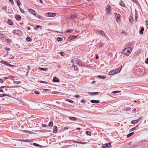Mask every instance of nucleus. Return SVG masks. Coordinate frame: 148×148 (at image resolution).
I'll return each mask as SVG.
<instances>
[{
	"label": "nucleus",
	"mask_w": 148,
	"mask_h": 148,
	"mask_svg": "<svg viewBox=\"0 0 148 148\" xmlns=\"http://www.w3.org/2000/svg\"><path fill=\"white\" fill-rule=\"evenodd\" d=\"M4 97L3 94H1L0 95V97Z\"/></svg>",
	"instance_id": "nucleus-58"
},
{
	"label": "nucleus",
	"mask_w": 148,
	"mask_h": 148,
	"mask_svg": "<svg viewBox=\"0 0 148 148\" xmlns=\"http://www.w3.org/2000/svg\"><path fill=\"white\" fill-rule=\"evenodd\" d=\"M59 79L56 78V77H54L53 78V81L54 82H58Z\"/></svg>",
	"instance_id": "nucleus-12"
},
{
	"label": "nucleus",
	"mask_w": 148,
	"mask_h": 148,
	"mask_svg": "<svg viewBox=\"0 0 148 148\" xmlns=\"http://www.w3.org/2000/svg\"><path fill=\"white\" fill-rule=\"evenodd\" d=\"M7 42L8 43H10V40L9 39H7Z\"/></svg>",
	"instance_id": "nucleus-57"
},
{
	"label": "nucleus",
	"mask_w": 148,
	"mask_h": 148,
	"mask_svg": "<svg viewBox=\"0 0 148 148\" xmlns=\"http://www.w3.org/2000/svg\"><path fill=\"white\" fill-rule=\"evenodd\" d=\"M138 120H133L131 122V123L132 124H135L138 122Z\"/></svg>",
	"instance_id": "nucleus-18"
},
{
	"label": "nucleus",
	"mask_w": 148,
	"mask_h": 148,
	"mask_svg": "<svg viewBox=\"0 0 148 148\" xmlns=\"http://www.w3.org/2000/svg\"><path fill=\"white\" fill-rule=\"evenodd\" d=\"M5 50L7 51H9L10 50V49L9 48L6 47L5 48Z\"/></svg>",
	"instance_id": "nucleus-55"
},
{
	"label": "nucleus",
	"mask_w": 148,
	"mask_h": 148,
	"mask_svg": "<svg viewBox=\"0 0 148 148\" xmlns=\"http://www.w3.org/2000/svg\"><path fill=\"white\" fill-rule=\"evenodd\" d=\"M145 62L146 64H148V58H147V60L145 61Z\"/></svg>",
	"instance_id": "nucleus-53"
},
{
	"label": "nucleus",
	"mask_w": 148,
	"mask_h": 148,
	"mask_svg": "<svg viewBox=\"0 0 148 148\" xmlns=\"http://www.w3.org/2000/svg\"><path fill=\"white\" fill-rule=\"evenodd\" d=\"M40 93V92L37 91H35L34 92V93L36 95H38Z\"/></svg>",
	"instance_id": "nucleus-43"
},
{
	"label": "nucleus",
	"mask_w": 148,
	"mask_h": 148,
	"mask_svg": "<svg viewBox=\"0 0 148 148\" xmlns=\"http://www.w3.org/2000/svg\"><path fill=\"white\" fill-rule=\"evenodd\" d=\"M20 11L22 13H25V11H24L21 8H20Z\"/></svg>",
	"instance_id": "nucleus-40"
},
{
	"label": "nucleus",
	"mask_w": 148,
	"mask_h": 148,
	"mask_svg": "<svg viewBox=\"0 0 148 148\" xmlns=\"http://www.w3.org/2000/svg\"><path fill=\"white\" fill-rule=\"evenodd\" d=\"M88 93L89 94H90V95H97L99 93L98 92H88Z\"/></svg>",
	"instance_id": "nucleus-15"
},
{
	"label": "nucleus",
	"mask_w": 148,
	"mask_h": 148,
	"mask_svg": "<svg viewBox=\"0 0 148 148\" xmlns=\"http://www.w3.org/2000/svg\"><path fill=\"white\" fill-rule=\"evenodd\" d=\"M69 119L72 121H75L76 120V118L75 117H70Z\"/></svg>",
	"instance_id": "nucleus-16"
},
{
	"label": "nucleus",
	"mask_w": 148,
	"mask_h": 148,
	"mask_svg": "<svg viewBox=\"0 0 148 148\" xmlns=\"http://www.w3.org/2000/svg\"><path fill=\"white\" fill-rule=\"evenodd\" d=\"M141 119H142V117H140L138 119H137V120H138V122L140 121V120Z\"/></svg>",
	"instance_id": "nucleus-64"
},
{
	"label": "nucleus",
	"mask_w": 148,
	"mask_h": 148,
	"mask_svg": "<svg viewBox=\"0 0 148 148\" xmlns=\"http://www.w3.org/2000/svg\"><path fill=\"white\" fill-rule=\"evenodd\" d=\"M69 128V127L66 126V127H65L64 128V129L65 130H66L68 129Z\"/></svg>",
	"instance_id": "nucleus-51"
},
{
	"label": "nucleus",
	"mask_w": 148,
	"mask_h": 148,
	"mask_svg": "<svg viewBox=\"0 0 148 148\" xmlns=\"http://www.w3.org/2000/svg\"><path fill=\"white\" fill-rule=\"evenodd\" d=\"M98 34H101L102 36H104L107 39L108 38V37L106 36V34L105 32L102 30H101L99 31H98Z\"/></svg>",
	"instance_id": "nucleus-5"
},
{
	"label": "nucleus",
	"mask_w": 148,
	"mask_h": 148,
	"mask_svg": "<svg viewBox=\"0 0 148 148\" xmlns=\"http://www.w3.org/2000/svg\"><path fill=\"white\" fill-rule=\"evenodd\" d=\"M77 36H78L77 35L69 36L68 38V40H70L72 39H75L77 37Z\"/></svg>",
	"instance_id": "nucleus-8"
},
{
	"label": "nucleus",
	"mask_w": 148,
	"mask_h": 148,
	"mask_svg": "<svg viewBox=\"0 0 148 148\" xmlns=\"http://www.w3.org/2000/svg\"><path fill=\"white\" fill-rule=\"evenodd\" d=\"M0 92H4V91L1 88H0Z\"/></svg>",
	"instance_id": "nucleus-59"
},
{
	"label": "nucleus",
	"mask_w": 148,
	"mask_h": 148,
	"mask_svg": "<svg viewBox=\"0 0 148 148\" xmlns=\"http://www.w3.org/2000/svg\"><path fill=\"white\" fill-rule=\"evenodd\" d=\"M73 31V30H72V29H67L66 31V32L67 33H70V32H71L72 31Z\"/></svg>",
	"instance_id": "nucleus-32"
},
{
	"label": "nucleus",
	"mask_w": 148,
	"mask_h": 148,
	"mask_svg": "<svg viewBox=\"0 0 148 148\" xmlns=\"http://www.w3.org/2000/svg\"><path fill=\"white\" fill-rule=\"evenodd\" d=\"M119 5H120L121 6H122L123 7H125V4H124V3L122 1H121L119 3Z\"/></svg>",
	"instance_id": "nucleus-20"
},
{
	"label": "nucleus",
	"mask_w": 148,
	"mask_h": 148,
	"mask_svg": "<svg viewBox=\"0 0 148 148\" xmlns=\"http://www.w3.org/2000/svg\"><path fill=\"white\" fill-rule=\"evenodd\" d=\"M144 30V28L143 27H142L140 30V34H143V31Z\"/></svg>",
	"instance_id": "nucleus-24"
},
{
	"label": "nucleus",
	"mask_w": 148,
	"mask_h": 148,
	"mask_svg": "<svg viewBox=\"0 0 148 148\" xmlns=\"http://www.w3.org/2000/svg\"><path fill=\"white\" fill-rule=\"evenodd\" d=\"M133 17L131 16H130L129 18V20L130 22L131 23H132V21H133V20H132Z\"/></svg>",
	"instance_id": "nucleus-28"
},
{
	"label": "nucleus",
	"mask_w": 148,
	"mask_h": 148,
	"mask_svg": "<svg viewBox=\"0 0 148 148\" xmlns=\"http://www.w3.org/2000/svg\"><path fill=\"white\" fill-rule=\"evenodd\" d=\"M42 125L44 127H45L47 126V125L46 124H43V123L42 124Z\"/></svg>",
	"instance_id": "nucleus-47"
},
{
	"label": "nucleus",
	"mask_w": 148,
	"mask_h": 148,
	"mask_svg": "<svg viewBox=\"0 0 148 148\" xmlns=\"http://www.w3.org/2000/svg\"><path fill=\"white\" fill-rule=\"evenodd\" d=\"M13 33L16 34L20 35L21 34V32L19 30L16 29L13 30Z\"/></svg>",
	"instance_id": "nucleus-6"
},
{
	"label": "nucleus",
	"mask_w": 148,
	"mask_h": 148,
	"mask_svg": "<svg viewBox=\"0 0 148 148\" xmlns=\"http://www.w3.org/2000/svg\"><path fill=\"white\" fill-rule=\"evenodd\" d=\"M62 40V38L58 37L57 38V40L58 41H61Z\"/></svg>",
	"instance_id": "nucleus-33"
},
{
	"label": "nucleus",
	"mask_w": 148,
	"mask_h": 148,
	"mask_svg": "<svg viewBox=\"0 0 148 148\" xmlns=\"http://www.w3.org/2000/svg\"><path fill=\"white\" fill-rule=\"evenodd\" d=\"M8 23L9 24V25H12L13 24V23L11 21L10 19H8Z\"/></svg>",
	"instance_id": "nucleus-23"
},
{
	"label": "nucleus",
	"mask_w": 148,
	"mask_h": 148,
	"mask_svg": "<svg viewBox=\"0 0 148 148\" xmlns=\"http://www.w3.org/2000/svg\"><path fill=\"white\" fill-rule=\"evenodd\" d=\"M81 102L82 103H84L86 102V101L84 100H82Z\"/></svg>",
	"instance_id": "nucleus-63"
},
{
	"label": "nucleus",
	"mask_w": 148,
	"mask_h": 148,
	"mask_svg": "<svg viewBox=\"0 0 148 148\" xmlns=\"http://www.w3.org/2000/svg\"><path fill=\"white\" fill-rule=\"evenodd\" d=\"M79 144H85V142H84L82 141H80L79 143Z\"/></svg>",
	"instance_id": "nucleus-46"
},
{
	"label": "nucleus",
	"mask_w": 148,
	"mask_h": 148,
	"mask_svg": "<svg viewBox=\"0 0 148 148\" xmlns=\"http://www.w3.org/2000/svg\"><path fill=\"white\" fill-rule=\"evenodd\" d=\"M15 18L17 20L19 21L21 19V16L18 15H16Z\"/></svg>",
	"instance_id": "nucleus-11"
},
{
	"label": "nucleus",
	"mask_w": 148,
	"mask_h": 148,
	"mask_svg": "<svg viewBox=\"0 0 148 148\" xmlns=\"http://www.w3.org/2000/svg\"><path fill=\"white\" fill-rule=\"evenodd\" d=\"M111 8V6L109 5H108L107 7L106 8V10L108 13H109L110 11V9Z\"/></svg>",
	"instance_id": "nucleus-14"
},
{
	"label": "nucleus",
	"mask_w": 148,
	"mask_h": 148,
	"mask_svg": "<svg viewBox=\"0 0 148 148\" xmlns=\"http://www.w3.org/2000/svg\"><path fill=\"white\" fill-rule=\"evenodd\" d=\"M39 69H40V70H42V71H46V70H47V68H40V67H39Z\"/></svg>",
	"instance_id": "nucleus-30"
},
{
	"label": "nucleus",
	"mask_w": 148,
	"mask_h": 148,
	"mask_svg": "<svg viewBox=\"0 0 148 148\" xmlns=\"http://www.w3.org/2000/svg\"><path fill=\"white\" fill-rule=\"evenodd\" d=\"M9 1L12 4L14 3V2L13 0H9Z\"/></svg>",
	"instance_id": "nucleus-54"
},
{
	"label": "nucleus",
	"mask_w": 148,
	"mask_h": 148,
	"mask_svg": "<svg viewBox=\"0 0 148 148\" xmlns=\"http://www.w3.org/2000/svg\"><path fill=\"white\" fill-rule=\"evenodd\" d=\"M86 134L88 135L91 136L90 132L89 131H86Z\"/></svg>",
	"instance_id": "nucleus-31"
},
{
	"label": "nucleus",
	"mask_w": 148,
	"mask_h": 148,
	"mask_svg": "<svg viewBox=\"0 0 148 148\" xmlns=\"http://www.w3.org/2000/svg\"><path fill=\"white\" fill-rule=\"evenodd\" d=\"M146 24L147 28H148V21H146Z\"/></svg>",
	"instance_id": "nucleus-52"
},
{
	"label": "nucleus",
	"mask_w": 148,
	"mask_h": 148,
	"mask_svg": "<svg viewBox=\"0 0 148 148\" xmlns=\"http://www.w3.org/2000/svg\"><path fill=\"white\" fill-rule=\"evenodd\" d=\"M5 87H6L7 88H8V86H2L0 87V88H4Z\"/></svg>",
	"instance_id": "nucleus-48"
},
{
	"label": "nucleus",
	"mask_w": 148,
	"mask_h": 148,
	"mask_svg": "<svg viewBox=\"0 0 148 148\" xmlns=\"http://www.w3.org/2000/svg\"><path fill=\"white\" fill-rule=\"evenodd\" d=\"M29 11L32 14H34V15L36 16V14L34 13L35 12V11L33 9H29Z\"/></svg>",
	"instance_id": "nucleus-9"
},
{
	"label": "nucleus",
	"mask_w": 148,
	"mask_h": 148,
	"mask_svg": "<svg viewBox=\"0 0 148 148\" xmlns=\"http://www.w3.org/2000/svg\"><path fill=\"white\" fill-rule=\"evenodd\" d=\"M122 68V66H121V68L120 67L118 69L115 70H112L110 72H109V73L110 75H113L116 73H118L119 72Z\"/></svg>",
	"instance_id": "nucleus-2"
},
{
	"label": "nucleus",
	"mask_w": 148,
	"mask_h": 148,
	"mask_svg": "<svg viewBox=\"0 0 148 148\" xmlns=\"http://www.w3.org/2000/svg\"><path fill=\"white\" fill-rule=\"evenodd\" d=\"M74 69L75 70L77 71V70H78V68H77V66L76 65H74L73 66Z\"/></svg>",
	"instance_id": "nucleus-34"
},
{
	"label": "nucleus",
	"mask_w": 148,
	"mask_h": 148,
	"mask_svg": "<svg viewBox=\"0 0 148 148\" xmlns=\"http://www.w3.org/2000/svg\"><path fill=\"white\" fill-rule=\"evenodd\" d=\"M91 102L92 103H99L100 101L98 100H92L91 101Z\"/></svg>",
	"instance_id": "nucleus-10"
},
{
	"label": "nucleus",
	"mask_w": 148,
	"mask_h": 148,
	"mask_svg": "<svg viewBox=\"0 0 148 148\" xmlns=\"http://www.w3.org/2000/svg\"><path fill=\"white\" fill-rule=\"evenodd\" d=\"M60 54L61 56H63L64 55V53L63 51L60 52Z\"/></svg>",
	"instance_id": "nucleus-38"
},
{
	"label": "nucleus",
	"mask_w": 148,
	"mask_h": 148,
	"mask_svg": "<svg viewBox=\"0 0 148 148\" xmlns=\"http://www.w3.org/2000/svg\"><path fill=\"white\" fill-rule=\"evenodd\" d=\"M132 1L136 3H138V1L137 0H132Z\"/></svg>",
	"instance_id": "nucleus-39"
},
{
	"label": "nucleus",
	"mask_w": 148,
	"mask_h": 148,
	"mask_svg": "<svg viewBox=\"0 0 148 148\" xmlns=\"http://www.w3.org/2000/svg\"><path fill=\"white\" fill-rule=\"evenodd\" d=\"M5 37V36L2 34H0V38L4 39Z\"/></svg>",
	"instance_id": "nucleus-22"
},
{
	"label": "nucleus",
	"mask_w": 148,
	"mask_h": 148,
	"mask_svg": "<svg viewBox=\"0 0 148 148\" xmlns=\"http://www.w3.org/2000/svg\"><path fill=\"white\" fill-rule=\"evenodd\" d=\"M77 17V15L76 14H72L71 16V18L73 20H74L75 18H76Z\"/></svg>",
	"instance_id": "nucleus-13"
},
{
	"label": "nucleus",
	"mask_w": 148,
	"mask_h": 148,
	"mask_svg": "<svg viewBox=\"0 0 148 148\" xmlns=\"http://www.w3.org/2000/svg\"><path fill=\"white\" fill-rule=\"evenodd\" d=\"M33 145L35 146L36 147H40L41 148L42 147V146L37 143H33Z\"/></svg>",
	"instance_id": "nucleus-27"
},
{
	"label": "nucleus",
	"mask_w": 148,
	"mask_h": 148,
	"mask_svg": "<svg viewBox=\"0 0 148 148\" xmlns=\"http://www.w3.org/2000/svg\"><path fill=\"white\" fill-rule=\"evenodd\" d=\"M134 134V132H131V133H130L128 134L127 135V137L128 138L130 136H132V135Z\"/></svg>",
	"instance_id": "nucleus-26"
},
{
	"label": "nucleus",
	"mask_w": 148,
	"mask_h": 148,
	"mask_svg": "<svg viewBox=\"0 0 148 148\" xmlns=\"http://www.w3.org/2000/svg\"><path fill=\"white\" fill-rule=\"evenodd\" d=\"M16 1L17 3V4L18 6H19L20 5V4L19 3L20 2L19 0H16Z\"/></svg>",
	"instance_id": "nucleus-37"
},
{
	"label": "nucleus",
	"mask_w": 148,
	"mask_h": 148,
	"mask_svg": "<svg viewBox=\"0 0 148 148\" xmlns=\"http://www.w3.org/2000/svg\"><path fill=\"white\" fill-rule=\"evenodd\" d=\"M111 143H110L108 144H105L103 146V148H110L111 147Z\"/></svg>",
	"instance_id": "nucleus-7"
},
{
	"label": "nucleus",
	"mask_w": 148,
	"mask_h": 148,
	"mask_svg": "<svg viewBox=\"0 0 148 148\" xmlns=\"http://www.w3.org/2000/svg\"><path fill=\"white\" fill-rule=\"evenodd\" d=\"M131 47V46L130 44L125 45V48L123 50V53H124L127 56H128L130 52V50L131 51L132 50Z\"/></svg>",
	"instance_id": "nucleus-1"
},
{
	"label": "nucleus",
	"mask_w": 148,
	"mask_h": 148,
	"mask_svg": "<svg viewBox=\"0 0 148 148\" xmlns=\"http://www.w3.org/2000/svg\"><path fill=\"white\" fill-rule=\"evenodd\" d=\"M19 141H22V142H30V140H23V139H20L19 140Z\"/></svg>",
	"instance_id": "nucleus-19"
},
{
	"label": "nucleus",
	"mask_w": 148,
	"mask_h": 148,
	"mask_svg": "<svg viewBox=\"0 0 148 148\" xmlns=\"http://www.w3.org/2000/svg\"><path fill=\"white\" fill-rule=\"evenodd\" d=\"M67 101H68L70 102L71 103H73V101H72V100H70V99H67Z\"/></svg>",
	"instance_id": "nucleus-41"
},
{
	"label": "nucleus",
	"mask_w": 148,
	"mask_h": 148,
	"mask_svg": "<svg viewBox=\"0 0 148 148\" xmlns=\"http://www.w3.org/2000/svg\"><path fill=\"white\" fill-rule=\"evenodd\" d=\"M26 40L28 41H30L31 40V38L29 37H27V38Z\"/></svg>",
	"instance_id": "nucleus-36"
},
{
	"label": "nucleus",
	"mask_w": 148,
	"mask_h": 148,
	"mask_svg": "<svg viewBox=\"0 0 148 148\" xmlns=\"http://www.w3.org/2000/svg\"><path fill=\"white\" fill-rule=\"evenodd\" d=\"M119 92V91H114L112 92V93L113 94L117 93Z\"/></svg>",
	"instance_id": "nucleus-44"
},
{
	"label": "nucleus",
	"mask_w": 148,
	"mask_h": 148,
	"mask_svg": "<svg viewBox=\"0 0 148 148\" xmlns=\"http://www.w3.org/2000/svg\"><path fill=\"white\" fill-rule=\"evenodd\" d=\"M39 82L41 83H45V84H47V82H46L45 81H39Z\"/></svg>",
	"instance_id": "nucleus-42"
},
{
	"label": "nucleus",
	"mask_w": 148,
	"mask_h": 148,
	"mask_svg": "<svg viewBox=\"0 0 148 148\" xmlns=\"http://www.w3.org/2000/svg\"><path fill=\"white\" fill-rule=\"evenodd\" d=\"M56 14L55 13L48 12L45 14V16L48 17H53L55 16Z\"/></svg>",
	"instance_id": "nucleus-3"
},
{
	"label": "nucleus",
	"mask_w": 148,
	"mask_h": 148,
	"mask_svg": "<svg viewBox=\"0 0 148 148\" xmlns=\"http://www.w3.org/2000/svg\"><path fill=\"white\" fill-rule=\"evenodd\" d=\"M75 97L76 98H78V97H80V96L79 95H76L75 96Z\"/></svg>",
	"instance_id": "nucleus-56"
},
{
	"label": "nucleus",
	"mask_w": 148,
	"mask_h": 148,
	"mask_svg": "<svg viewBox=\"0 0 148 148\" xmlns=\"http://www.w3.org/2000/svg\"><path fill=\"white\" fill-rule=\"evenodd\" d=\"M1 63H3V64H6V65H7V64H8V63L6 61H4V60H2V61H1Z\"/></svg>",
	"instance_id": "nucleus-29"
},
{
	"label": "nucleus",
	"mask_w": 148,
	"mask_h": 148,
	"mask_svg": "<svg viewBox=\"0 0 148 148\" xmlns=\"http://www.w3.org/2000/svg\"><path fill=\"white\" fill-rule=\"evenodd\" d=\"M57 129L58 128L56 126H54L53 127V132L54 133H56L57 132Z\"/></svg>",
	"instance_id": "nucleus-21"
},
{
	"label": "nucleus",
	"mask_w": 148,
	"mask_h": 148,
	"mask_svg": "<svg viewBox=\"0 0 148 148\" xmlns=\"http://www.w3.org/2000/svg\"><path fill=\"white\" fill-rule=\"evenodd\" d=\"M38 18L39 19H42V18H43L42 16H41L40 15H38Z\"/></svg>",
	"instance_id": "nucleus-45"
},
{
	"label": "nucleus",
	"mask_w": 148,
	"mask_h": 148,
	"mask_svg": "<svg viewBox=\"0 0 148 148\" xmlns=\"http://www.w3.org/2000/svg\"><path fill=\"white\" fill-rule=\"evenodd\" d=\"M76 61L78 65L81 66L85 67V65L84 64L83 62L78 60H76Z\"/></svg>",
	"instance_id": "nucleus-4"
},
{
	"label": "nucleus",
	"mask_w": 148,
	"mask_h": 148,
	"mask_svg": "<svg viewBox=\"0 0 148 148\" xmlns=\"http://www.w3.org/2000/svg\"><path fill=\"white\" fill-rule=\"evenodd\" d=\"M0 82L1 83H3V79L0 78Z\"/></svg>",
	"instance_id": "nucleus-49"
},
{
	"label": "nucleus",
	"mask_w": 148,
	"mask_h": 148,
	"mask_svg": "<svg viewBox=\"0 0 148 148\" xmlns=\"http://www.w3.org/2000/svg\"><path fill=\"white\" fill-rule=\"evenodd\" d=\"M53 122L52 121L50 122L49 124V126H53Z\"/></svg>",
	"instance_id": "nucleus-35"
},
{
	"label": "nucleus",
	"mask_w": 148,
	"mask_h": 148,
	"mask_svg": "<svg viewBox=\"0 0 148 148\" xmlns=\"http://www.w3.org/2000/svg\"><path fill=\"white\" fill-rule=\"evenodd\" d=\"M97 77H99V78H101L102 79H105L106 77V76H105V75H103V76H100V75H98L97 76Z\"/></svg>",
	"instance_id": "nucleus-17"
},
{
	"label": "nucleus",
	"mask_w": 148,
	"mask_h": 148,
	"mask_svg": "<svg viewBox=\"0 0 148 148\" xmlns=\"http://www.w3.org/2000/svg\"><path fill=\"white\" fill-rule=\"evenodd\" d=\"M130 108H126V110H130Z\"/></svg>",
	"instance_id": "nucleus-61"
},
{
	"label": "nucleus",
	"mask_w": 148,
	"mask_h": 148,
	"mask_svg": "<svg viewBox=\"0 0 148 148\" xmlns=\"http://www.w3.org/2000/svg\"><path fill=\"white\" fill-rule=\"evenodd\" d=\"M42 27L39 25H37L36 26V27L34 28L35 30H37L38 28H42Z\"/></svg>",
	"instance_id": "nucleus-25"
},
{
	"label": "nucleus",
	"mask_w": 148,
	"mask_h": 148,
	"mask_svg": "<svg viewBox=\"0 0 148 148\" xmlns=\"http://www.w3.org/2000/svg\"><path fill=\"white\" fill-rule=\"evenodd\" d=\"M7 65H8V66H13V65H11V64H9V63H8V64H7Z\"/></svg>",
	"instance_id": "nucleus-62"
},
{
	"label": "nucleus",
	"mask_w": 148,
	"mask_h": 148,
	"mask_svg": "<svg viewBox=\"0 0 148 148\" xmlns=\"http://www.w3.org/2000/svg\"><path fill=\"white\" fill-rule=\"evenodd\" d=\"M136 129V128L135 127H133V128H132V129H131V130L132 131H133V130H135Z\"/></svg>",
	"instance_id": "nucleus-60"
},
{
	"label": "nucleus",
	"mask_w": 148,
	"mask_h": 148,
	"mask_svg": "<svg viewBox=\"0 0 148 148\" xmlns=\"http://www.w3.org/2000/svg\"><path fill=\"white\" fill-rule=\"evenodd\" d=\"M99 44H100V46H103V45H104V44L103 43L101 42V43H99Z\"/></svg>",
	"instance_id": "nucleus-50"
}]
</instances>
